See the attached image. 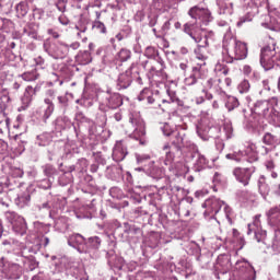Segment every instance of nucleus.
I'll list each match as a JSON object with an SVG mask.
<instances>
[{
	"label": "nucleus",
	"instance_id": "nucleus-54",
	"mask_svg": "<svg viewBox=\"0 0 280 280\" xmlns=\"http://www.w3.org/2000/svg\"><path fill=\"white\" fill-rule=\"evenodd\" d=\"M215 80L209 79L205 84V89H213V86H215Z\"/></svg>",
	"mask_w": 280,
	"mask_h": 280
},
{
	"label": "nucleus",
	"instance_id": "nucleus-40",
	"mask_svg": "<svg viewBox=\"0 0 280 280\" xmlns=\"http://www.w3.org/2000/svg\"><path fill=\"white\" fill-rule=\"evenodd\" d=\"M237 89L240 93H248V91H250V83L248 82V80H243L238 84Z\"/></svg>",
	"mask_w": 280,
	"mask_h": 280
},
{
	"label": "nucleus",
	"instance_id": "nucleus-38",
	"mask_svg": "<svg viewBox=\"0 0 280 280\" xmlns=\"http://www.w3.org/2000/svg\"><path fill=\"white\" fill-rule=\"evenodd\" d=\"M117 58L119 59L120 62H126V60H129L130 58V50L122 48L118 52Z\"/></svg>",
	"mask_w": 280,
	"mask_h": 280
},
{
	"label": "nucleus",
	"instance_id": "nucleus-14",
	"mask_svg": "<svg viewBox=\"0 0 280 280\" xmlns=\"http://www.w3.org/2000/svg\"><path fill=\"white\" fill-rule=\"evenodd\" d=\"M10 102V95L8 92L3 91V95L0 96V126L8 128V117L5 116V108Z\"/></svg>",
	"mask_w": 280,
	"mask_h": 280
},
{
	"label": "nucleus",
	"instance_id": "nucleus-19",
	"mask_svg": "<svg viewBox=\"0 0 280 280\" xmlns=\"http://www.w3.org/2000/svg\"><path fill=\"white\" fill-rule=\"evenodd\" d=\"M131 83L132 77L130 75V71H126L118 77V86H120V89H128Z\"/></svg>",
	"mask_w": 280,
	"mask_h": 280
},
{
	"label": "nucleus",
	"instance_id": "nucleus-21",
	"mask_svg": "<svg viewBox=\"0 0 280 280\" xmlns=\"http://www.w3.org/2000/svg\"><path fill=\"white\" fill-rule=\"evenodd\" d=\"M34 91L32 90V86H27L24 95L22 97V108L25 109L27 108V106H30L32 104V95H33Z\"/></svg>",
	"mask_w": 280,
	"mask_h": 280
},
{
	"label": "nucleus",
	"instance_id": "nucleus-51",
	"mask_svg": "<svg viewBox=\"0 0 280 280\" xmlns=\"http://www.w3.org/2000/svg\"><path fill=\"white\" fill-rule=\"evenodd\" d=\"M150 93L149 89H144L141 91V93L138 96L139 102H143V100H145V97H148V94Z\"/></svg>",
	"mask_w": 280,
	"mask_h": 280
},
{
	"label": "nucleus",
	"instance_id": "nucleus-9",
	"mask_svg": "<svg viewBox=\"0 0 280 280\" xmlns=\"http://www.w3.org/2000/svg\"><path fill=\"white\" fill-rule=\"evenodd\" d=\"M7 219L13 226V231L18 233V235H25L27 232V224L25 223V219L20 217L14 212L7 213Z\"/></svg>",
	"mask_w": 280,
	"mask_h": 280
},
{
	"label": "nucleus",
	"instance_id": "nucleus-13",
	"mask_svg": "<svg viewBox=\"0 0 280 280\" xmlns=\"http://www.w3.org/2000/svg\"><path fill=\"white\" fill-rule=\"evenodd\" d=\"M259 218H261V215H256L254 222L248 224L247 235H250V232L254 231L257 242H264V240H266V231L259 229L261 224Z\"/></svg>",
	"mask_w": 280,
	"mask_h": 280
},
{
	"label": "nucleus",
	"instance_id": "nucleus-22",
	"mask_svg": "<svg viewBox=\"0 0 280 280\" xmlns=\"http://www.w3.org/2000/svg\"><path fill=\"white\" fill-rule=\"evenodd\" d=\"M163 150L165 151L164 165H172L174 162V149L170 144H165Z\"/></svg>",
	"mask_w": 280,
	"mask_h": 280
},
{
	"label": "nucleus",
	"instance_id": "nucleus-17",
	"mask_svg": "<svg viewBox=\"0 0 280 280\" xmlns=\"http://www.w3.org/2000/svg\"><path fill=\"white\" fill-rule=\"evenodd\" d=\"M126 154H128V151L124 145V141H117L113 150L114 161H116V163L124 161L126 159Z\"/></svg>",
	"mask_w": 280,
	"mask_h": 280
},
{
	"label": "nucleus",
	"instance_id": "nucleus-61",
	"mask_svg": "<svg viewBox=\"0 0 280 280\" xmlns=\"http://www.w3.org/2000/svg\"><path fill=\"white\" fill-rule=\"evenodd\" d=\"M3 91H5V93H8V90L3 89V83L0 81V97H3Z\"/></svg>",
	"mask_w": 280,
	"mask_h": 280
},
{
	"label": "nucleus",
	"instance_id": "nucleus-32",
	"mask_svg": "<svg viewBox=\"0 0 280 280\" xmlns=\"http://www.w3.org/2000/svg\"><path fill=\"white\" fill-rule=\"evenodd\" d=\"M253 16H255V14H253V10L248 11L247 14L240 18V20L236 24L237 27H242L244 25V23H248V22L253 21Z\"/></svg>",
	"mask_w": 280,
	"mask_h": 280
},
{
	"label": "nucleus",
	"instance_id": "nucleus-42",
	"mask_svg": "<svg viewBox=\"0 0 280 280\" xmlns=\"http://www.w3.org/2000/svg\"><path fill=\"white\" fill-rule=\"evenodd\" d=\"M8 154V142L0 139V159H3Z\"/></svg>",
	"mask_w": 280,
	"mask_h": 280
},
{
	"label": "nucleus",
	"instance_id": "nucleus-5",
	"mask_svg": "<svg viewBox=\"0 0 280 280\" xmlns=\"http://www.w3.org/2000/svg\"><path fill=\"white\" fill-rule=\"evenodd\" d=\"M129 128L131 129L130 137L136 139V141H140V144H145V122L139 116H131L129 119Z\"/></svg>",
	"mask_w": 280,
	"mask_h": 280
},
{
	"label": "nucleus",
	"instance_id": "nucleus-26",
	"mask_svg": "<svg viewBox=\"0 0 280 280\" xmlns=\"http://www.w3.org/2000/svg\"><path fill=\"white\" fill-rule=\"evenodd\" d=\"M15 10H16V14L20 19H23V16H26L27 15V12H28V8H27V3L25 2H20L16 7H15Z\"/></svg>",
	"mask_w": 280,
	"mask_h": 280
},
{
	"label": "nucleus",
	"instance_id": "nucleus-11",
	"mask_svg": "<svg viewBox=\"0 0 280 280\" xmlns=\"http://www.w3.org/2000/svg\"><path fill=\"white\" fill-rule=\"evenodd\" d=\"M255 170H256L255 166H250L246 168L236 167L233 170V176H235L238 183H241L242 185H244V187H246V185L250 183V178L253 174H255Z\"/></svg>",
	"mask_w": 280,
	"mask_h": 280
},
{
	"label": "nucleus",
	"instance_id": "nucleus-8",
	"mask_svg": "<svg viewBox=\"0 0 280 280\" xmlns=\"http://www.w3.org/2000/svg\"><path fill=\"white\" fill-rule=\"evenodd\" d=\"M235 270L238 271L240 280H255L256 278L255 268H253V265L247 260H237Z\"/></svg>",
	"mask_w": 280,
	"mask_h": 280
},
{
	"label": "nucleus",
	"instance_id": "nucleus-7",
	"mask_svg": "<svg viewBox=\"0 0 280 280\" xmlns=\"http://www.w3.org/2000/svg\"><path fill=\"white\" fill-rule=\"evenodd\" d=\"M209 75V70L207 69V62H197V66L192 68L191 74L185 79L188 86H191L198 82V80H205Z\"/></svg>",
	"mask_w": 280,
	"mask_h": 280
},
{
	"label": "nucleus",
	"instance_id": "nucleus-63",
	"mask_svg": "<svg viewBox=\"0 0 280 280\" xmlns=\"http://www.w3.org/2000/svg\"><path fill=\"white\" fill-rule=\"evenodd\" d=\"M147 102H148V104H154V97H152L151 95L148 94Z\"/></svg>",
	"mask_w": 280,
	"mask_h": 280
},
{
	"label": "nucleus",
	"instance_id": "nucleus-29",
	"mask_svg": "<svg viewBox=\"0 0 280 280\" xmlns=\"http://www.w3.org/2000/svg\"><path fill=\"white\" fill-rule=\"evenodd\" d=\"M45 104L47 105L45 113H44V119H49L54 113V102H51L50 98H45Z\"/></svg>",
	"mask_w": 280,
	"mask_h": 280
},
{
	"label": "nucleus",
	"instance_id": "nucleus-36",
	"mask_svg": "<svg viewBox=\"0 0 280 280\" xmlns=\"http://www.w3.org/2000/svg\"><path fill=\"white\" fill-rule=\"evenodd\" d=\"M31 249H27V247L22 246L20 248V252H16V255H20V258L16 259V261H22V264H25V259H27V253H30Z\"/></svg>",
	"mask_w": 280,
	"mask_h": 280
},
{
	"label": "nucleus",
	"instance_id": "nucleus-34",
	"mask_svg": "<svg viewBox=\"0 0 280 280\" xmlns=\"http://www.w3.org/2000/svg\"><path fill=\"white\" fill-rule=\"evenodd\" d=\"M229 256H219L217 260V266H220L221 268H225V270H229Z\"/></svg>",
	"mask_w": 280,
	"mask_h": 280
},
{
	"label": "nucleus",
	"instance_id": "nucleus-2",
	"mask_svg": "<svg viewBox=\"0 0 280 280\" xmlns=\"http://www.w3.org/2000/svg\"><path fill=\"white\" fill-rule=\"evenodd\" d=\"M278 106L279 98L277 97H271L269 101H258L254 105V113L260 117H265L270 124L280 126V110Z\"/></svg>",
	"mask_w": 280,
	"mask_h": 280
},
{
	"label": "nucleus",
	"instance_id": "nucleus-12",
	"mask_svg": "<svg viewBox=\"0 0 280 280\" xmlns=\"http://www.w3.org/2000/svg\"><path fill=\"white\" fill-rule=\"evenodd\" d=\"M234 48L231 52V57L234 60H244L246 56H248V48L246 47V44L242 42H237L235 39L232 40Z\"/></svg>",
	"mask_w": 280,
	"mask_h": 280
},
{
	"label": "nucleus",
	"instance_id": "nucleus-31",
	"mask_svg": "<svg viewBox=\"0 0 280 280\" xmlns=\"http://www.w3.org/2000/svg\"><path fill=\"white\" fill-rule=\"evenodd\" d=\"M50 141H51V136H49V133H43L37 136V143L42 147L49 145Z\"/></svg>",
	"mask_w": 280,
	"mask_h": 280
},
{
	"label": "nucleus",
	"instance_id": "nucleus-18",
	"mask_svg": "<svg viewBox=\"0 0 280 280\" xmlns=\"http://www.w3.org/2000/svg\"><path fill=\"white\" fill-rule=\"evenodd\" d=\"M245 3H247L248 8L253 11L252 14H259V9L264 8V5L267 8V10H270V4L268 3V0H244Z\"/></svg>",
	"mask_w": 280,
	"mask_h": 280
},
{
	"label": "nucleus",
	"instance_id": "nucleus-45",
	"mask_svg": "<svg viewBox=\"0 0 280 280\" xmlns=\"http://www.w3.org/2000/svg\"><path fill=\"white\" fill-rule=\"evenodd\" d=\"M223 130L226 139H231V137H233V127L231 125H224Z\"/></svg>",
	"mask_w": 280,
	"mask_h": 280
},
{
	"label": "nucleus",
	"instance_id": "nucleus-30",
	"mask_svg": "<svg viewBox=\"0 0 280 280\" xmlns=\"http://www.w3.org/2000/svg\"><path fill=\"white\" fill-rule=\"evenodd\" d=\"M89 248H93L94 250H97L100 246H102V240L98 236L90 237L88 241Z\"/></svg>",
	"mask_w": 280,
	"mask_h": 280
},
{
	"label": "nucleus",
	"instance_id": "nucleus-24",
	"mask_svg": "<svg viewBox=\"0 0 280 280\" xmlns=\"http://www.w3.org/2000/svg\"><path fill=\"white\" fill-rule=\"evenodd\" d=\"M109 108H119L124 101L121 100V95L113 94L108 100Z\"/></svg>",
	"mask_w": 280,
	"mask_h": 280
},
{
	"label": "nucleus",
	"instance_id": "nucleus-46",
	"mask_svg": "<svg viewBox=\"0 0 280 280\" xmlns=\"http://www.w3.org/2000/svg\"><path fill=\"white\" fill-rule=\"evenodd\" d=\"M8 200V192L3 191V187L0 185V205H5Z\"/></svg>",
	"mask_w": 280,
	"mask_h": 280
},
{
	"label": "nucleus",
	"instance_id": "nucleus-4",
	"mask_svg": "<svg viewBox=\"0 0 280 280\" xmlns=\"http://www.w3.org/2000/svg\"><path fill=\"white\" fill-rule=\"evenodd\" d=\"M0 272L9 280L21 279L23 275V267L18 262H12L5 259V257L0 258Z\"/></svg>",
	"mask_w": 280,
	"mask_h": 280
},
{
	"label": "nucleus",
	"instance_id": "nucleus-27",
	"mask_svg": "<svg viewBox=\"0 0 280 280\" xmlns=\"http://www.w3.org/2000/svg\"><path fill=\"white\" fill-rule=\"evenodd\" d=\"M21 78L24 80V82H34L35 80H38V72L36 70L24 72Z\"/></svg>",
	"mask_w": 280,
	"mask_h": 280
},
{
	"label": "nucleus",
	"instance_id": "nucleus-41",
	"mask_svg": "<svg viewBox=\"0 0 280 280\" xmlns=\"http://www.w3.org/2000/svg\"><path fill=\"white\" fill-rule=\"evenodd\" d=\"M262 141L266 143V145H275L277 143V138L272 136V133H266Z\"/></svg>",
	"mask_w": 280,
	"mask_h": 280
},
{
	"label": "nucleus",
	"instance_id": "nucleus-16",
	"mask_svg": "<svg viewBox=\"0 0 280 280\" xmlns=\"http://www.w3.org/2000/svg\"><path fill=\"white\" fill-rule=\"evenodd\" d=\"M262 27L271 30L272 32H280V16H275L272 13L266 16L265 22L261 23Z\"/></svg>",
	"mask_w": 280,
	"mask_h": 280
},
{
	"label": "nucleus",
	"instance_id": "nucleus-53",
	"mask_svg": "<svg viewBox=\"0 0 280 280\" xmlns=\"http://www.w3.org/2000/svg\"><path fill=\"white\" fill-rule=\"evenodd\" d=\"M15 154H23L25 152V142H22V144L19 145V148L14 149Z\"/></svg>",
	"mask_w": 280,
	"mask_h": 280
},
{
	"label": "nucleus",
	"instance_id": "nucleus-55",
	"mask_svg": "<svg viewBox=\"0 0 280 280\" xmlns=\"http://www.w3.org/2000/svg\"><path fill=\"white\" fill-rule=\"evenodd\" d=\"M150 160V155H137V162L143 163L144 161Z\"/></svg>",
	"mask_w": 280,
	"mask_h": 280
},
{
	"label": "nucleus",
	"instance_id": "nucleus-44",
	"mask_svg": "<svg viewBox=\"0 0 280 280\" xmlns=\"http://www.w3.org/2000/svg\"><path fill=\"white\" fill-rule=\"evenodd\" d=\"M162 132L165 137H170V135H172V132H174V130H172V127L170 126V124H164L162 126Z\"/></svg>",
	"mask_w": 280,
	"mask_h": 280
},
{
	"label": "nucleus",
	"instance_id": "nucleus-57",
	"mask_svg": "<svg viewBox=\"0 0 280 280\" xmlns=\"http://www.w3.org/2000/svg\"><path fill=\"white\" fill-rule=\"evenodd\" d=\"M48 34L52 37V38H59V34H58V32H56V31H54V30H51V28H49L48 30Z\"/></svg>",
	"mask_w": 280,
	"mask_h": 280
},
{
	"label": "nucleus",
	"instance_id": "nucleus-48",
	"mask_svg": "<svg viewBox=\"0 0 280 280\" xmlns=\"http://www.w3.org/2000/svg\"><path fill=\"white\" fill-rule=\"evenodd\" d=\"M75 30L78 31L77 36H82L86 32V24H78L75 25Z\"/></svg>",
	"mask_w": 280,
	"mask_h": 280
},
{
	"label": "nucleus",
	"instance_id": "nucleus-10",
	"mask_svg": "<svg viewBox=\"0 0 280 280\" xmlns=\"http://www.w3.org/2000/svg\"><path fill=\"white\" fill-rule=\"evenodd\" d=\"M202 207L203 208L208 207L210 209V211L214 214H218L223 207L225 218H228V219L231 213V208L229 206H226V203H224V201H222L215 197L206 200L205 203L202 205Z\"/></svg>",
	"mask_w": 280,
	"mask_h": 280
},
{
	"label": "nucleus",
	"instance_id": "nucleus-1",
	"mask_svg": "<svg viewBox=\"0 0 280 280\" xmlns=\"http://www.w3.org/2000/svg\"><path fill=\"white\" fill-rule=\"evenodd\" d=\"M188 16L192 20L184 24V32L199 44L195 49L196 59L199 62H207L209 60V50L207 47H209V38L213 36V32H210L208 35L203 34L205 31L200 26V21L203 23L211 22V11L197 5L189 9Z\"/></svg>",
	"mask_w": 280,
	"mask_h": 280
},
{
	"label": "nucleus",
	"instance_id": "nucleus-43",
	"mask_svg": "<svg viewBox=\"0 0 280 280\" xmlns=\"http://www.w3.org/2000/svg\"><path fill=\"white\" fill-rule=\"evenodd\" d=\"M173 145H175L176 148H183V145L187 144H185V138H183V136H177L176 140L173 141Z\"/></svg>",
	"mask_w": 280,
	"mask_h": 280
},
{
	"label": "nucleus",
	"instance_id": "nucleus-3",
	"mask_svg": "<svg viewBox=\"0 0 280 280\" xmlns=\"http://www.w3.org/2000/svg\"><path fill=\"white\" fill-rule=\"evenodd\" d=\"M243 156H246L248 163H255V161L259 160V154L257 153V145L247 142L245 149H240L238 151H234L233 153H228L225 158L229 161H235L236 163H242Z\"/></svg>",
	"mask_w": 280,
	"mask_h": 280
},
{
	"label": "nucleus",
	"instance_id": "nucleus-20",
	"mask_svg": "<svg viewBox=\"0 0 280 280\" xmlns=\"http://www.w3.org/2000/svg\"><path fill=\"white\" fill-rule=\"evenodd\" d=\"M258 189L262 198H266L270 194V186L266 183V176H260L258 179Z\"/></svg>",
	"mask_w": 280,
	"mask_h": 280
},
{
	"label": "nucleus",
	"instance_id": "nucleus-62",
	"mask_svg": "<svg viewBox=\"0 0 280 280\" xmlns=\"http://www.w3.org/2000/svg\"><path fill=\"white\" fill-rule=\"evenodd\" d=\"M70 47H71L72 49H79V48H80V43L74 42V43H72V44L70 45Z\"/></svg>",
	"mask_w": 280,
	"mask_h": 280
},
{
	"label": "nucleus",
	"instance_id": "nucleus-59",
	"mask_svg": "<svg viewBox=\"0 0 280 280\" xmlns=\"http://www.w3.org/2000/svg\"><path fill=\"white\" fill-rule=\"evenodd\" d=\"M220 27H225V32H229L231 30V26H229V23L226 22H220Z\"/></svg>",
	"mask_w": 280,
	"mask_h": 280
},
{
	"label": "nucleus",
	"instance_id": "nucleus-37",
	"mask_svg": "<svg viewBox=\"0 0 280 280\" xmlns=\"http://www.w3.org/2000/svg\"><path fill=\"white\" fill-rule=\"evenodd\" d=\"M149 174H150V176H152V178H159L162 176L163 171H161V168L154 166V163H152L149 168Z\"/></svg>",
	"mask_w": 280,
	"mask_h": 280
},
{
	"label": "nucleus",
	"instance_id": "nucleus-47",
	"mask_svg": "<svg viewBox=\"0 0 280 280\" xmlns=\"http://www.w3.org/2000/svg\"><path fill=\"white\" fill-rule=\"evenodd\" d=\"M13 178H23V170L21 168H13L12 172H11Z\"/></svg>",
	"mask_w": 280,
	"mask_h": 280
},
{
	"label": "nucleus",
	"instance_id": "nucleus-28",
	"mask_svg": "<svg viewBox=\"0 0 280 280\" xmlns=\"http://www.w3.org/2000/svg\"><path fill=\"white\" fill-rule=\"evenodd\" d=\"M237 106H240V101L234 96H229L225 102V108H228V110H235Z\"/></svg>",
	"mask_w": 280,
	"mask_h": 280
},
{
	"label": "nucleus",
	"instance_id": "nucleus-33",
	"mask_svg": "<svg viewBox=\"0 0 280 280\" xmlns=\"http://www.w3.org/2000/svg\"><path fill=\"white\" fill-rule=\"evenodd\" d=\"M207 163H209L207 158L200 153H197L196 165H197L198 172H200V170H202V167H205V165H207Z\"/></svg>",
	"mask_w": 280,
	"mask_h": 280
},
{
	"label": "nucleus",
	"instance_id": "nucleus-60",
	"mask_svg": "<svg viewBox=\"0 0 280 280\" xmlns=\"http://www.w3.org/2000/svg\"><path fill=\"white\" fill-rule=\"evenodd\" d=\"M243 71L246 75L250 74V72L253 71V69L250 68V66H244Z\"/></svg>",
	"mask_w": 280,
	"mask_h": 280
},
{
	"label": "nucleus",
	"instance_id": "nucleus-6",
	"mask_svg": "<svg viewBox=\"0 0 280 280\" xmlns=\"http://www.w3.org/2000/svg\"><path fill=\"white\" fill-rule=\"evenodd\" d=\"M44 49L55 58L56 60L66 58L67 54H69V45L59 42L57 44L44 43Z\"/></svg>",
	"mask_w": 280,
	"mask_h": 280
},
{
	"label": "nucleus",
	"instance_id": "nucleus-49",
	"mask_svg": "<svg viewBox=\"0 0 280 280\" xmlns=\"http://www.w3.org/2000/svg\"><path fill=\"white\" fill-rule=\"evenodd\" d=\"M44 172H45L46 176H51L52 174L56 173V168H55L54 166L47 164V165L45 166Z\"/></svg>",
	"mask_w": 280,
	"mask_h": 280
},
{
	"label": "nucleus",
	"instance_id": "nucleus-64",
	"mask_svg": "<svg viewBox=\"0 0 280 280\" xmlns=\"http://www.w3.org/2000/svg\"><path fill=\"white\" fill-rule=\"evenodd\" d=\"M277 196H280V184L278 185V188L276 189Z\"/></svg>",
	"mask_w": 280,
	"mask_h": 280
},
{
	"label": "nucleus",
	"instance_id": "nucleus-39",
	"mask_svg": "<svg viewBox=\"0 0 280 280\" xmlns=\"http://www.w3.org/2000/svg\"><path fill=\"white\" fill-rule=\"evenodd\" d=\"M70 246H73V244H84V236L81 234H74L69 240Z\"/></svg>",
	"mask_w": 280,
	"mask_h": 280
},
{
	"label": "nucleus",
	"instance_id": "nucleus-23",
	"mask_svg": "<svg viewBox=\"0 0 280 280\" xmlns=\"http://www.w3.org/2000/svg\"><path fill=\"white\" fill-rule=\"evenodd\" d=\"M211 130V127H209V120L206 118L201 119V121L197 126V132L199 137H202V135H207Z\"/></svg>",
	"mask_w": 280,
	"mask_h": 280
},
{
	"label": "nucleus",
	"instance_id": "nucleus-56",
	"mask_svg": "<svg viewBox=\"0 0 280 280\" xmlns=\"http://www.w3.org/2000/svg\"><path fill=\"white\" fill-rule=\"evenodd\" d=\"M206 194H207V190H197L195 192V196H196V198H202L206 196Z\"/></svg>",
	"mask_w": 280,
	"mask_h": 280
},
{
	"label": "nucleus",
	"instance_id": "nucleus-50",
	"mask_svg": "<svg viewBox=\"0 0 280 280\" xmlns=\"http://www.w3.org/2000/svg\"><path fill=\"white\" fill-rule=\"evenodd\" d=\"M94 27H96V30H100L102 34H106V26L104 25V23L95 22Z\"/></svg>",
	"mask_w": 280,
	"mask_h": 280
},
{
	"label": "nucleus",
	"instance_id": "nucleus-15",
	"mask_svg": "<svg viewBox=\"0 0 280 280\" xmlns=\"http://www.w3.org/2000/svg\"><path fill=\"white\" fill-rule=\"evenodd\" d=\"M268 224L275 229H280V207H275L266 212Z\"/></svg>",
	"mask_w": 280,
	"mask_h": 280
},
{
	"label": "nucleus",
	"instance_id": "nucleus-58",
	"mask_svg": "<svg viewBox=\"0 0 280 280\" xmlns=\"http://www.w3.org/2000/svg\"><path fill=\"white\" fill-rule=\"evenodd\" d=\"M262 86L266 91H270V82L268 80L262 81Z\"/></svg>",
	"mask_w": 280,
	"mask_h": 280
},
{
	"label": "nucleus",
	"instance_id": "nucleus-52",
	"mask_svg": "<svg viewBox=\"0 0 280 280\" xmlns=\"http://www.w3.org/2000/svg\"><path fill=\"white\" fill-rule=\"evenodd\" d=\"M273 246H279L280 247V229L276 230Z\"/></svg>",
	"mask_w": 280,
	"mask_h": 280
},
{
	"label": "nucleus",
	"instance_id": "nucleus-25",
	"mask_svg": "<svg viewBox=\"0 0 280 280\" xmlns=\"http://www.w3.org/2000/svg\"><path fill=\"white\" fill-rule=\"evenodd\" d=\"M214 73L219 78H222V75H228L229 74V68L224 63H217L214 67Z\"/></svg>",
	"mask_w": 280,
	"mask_h": 280
},
{
	"label": "nucleus",
	"instance_id": "nucleus-35",
	"mask_svg": "<svg viewBox=\"0 0 280 280\" xmlns=\"http://www.w3.org/2000/svg\"><path fill=\"white\" fill-rule=\"evenodd\" d=\"M265 167L267 172H270L271 177L277 178V172L275 171V162L272 160H268L265 162Z\"/></svg>",
	"mask_w": 280,
	"mask_h": 280
}]
</instances>
